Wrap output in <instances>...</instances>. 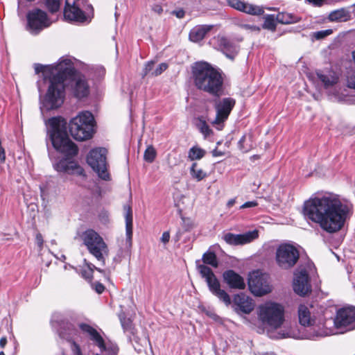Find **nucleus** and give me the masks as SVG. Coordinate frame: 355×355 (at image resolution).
I'll return each mask as SVG.
<instances>
[{
    "label": "nucleus",
    "mask_w": 355,
    "mask_h": 355,
    "mask_svg": "<svg viewBox=\"0 0 355 355\" xmlns=\"http://www.w3.org/2000/svg\"><path fill=\"white\" fill-rule=\"evenodd\" d=\"M36 240H37L38 245L41 246L43 243V239H42V236L40 234H37Z\"/></svg>",
    "instance_id": "603ef678"
},
{
    "label": "nucleus",
    "mask_w": 355,
    "mask_h": 355,
    "mask_svg": "<svg viewBox=\"0 0 355 355\" xmlns=\"http://www.w3.org/2000/svg\"><path fill=\"white\" fill-rule=\"evenodd\" d=\"M154 66H155V63L153 61H150V62H148L146 64L145 68L144 69L143 76H146L148 75L150 73V71L153 69Z\"/></svg>",
    "instance_id": "a19ab883"
},
{
    "label": "nucleus",
    "mask_w": 355,
    "mask_h": 355,
    "mask_svg": "<svg viewBox=\"0 0 355 355\" xmlns=\"http://www.w3.org/2000/svg\"><path fill=\"white\" fill-rule=\"evenodd\" d=\"M276 21L281 24H288L298 21L299 18L291 13L280 12L277 15Z\"/></svg>",
    "instance_id": "c85d7f7f"
},
{
    "label": "nucleus",
    "mask_w": 355,
    "mask_h": 355,
    "mask_svg": "<svg viewBox=\"0 0 355 355\" xmlns=\"http://www.w3.org/2000/svg\"><path fill=\"white\" fill-rule=\"evenodd\" d=\"M72 90L77 98H83L89 94V86L85 78L82 76H76L72 80Z\"/></svg>",
    "instance_id": "a211bd4d"
},
{
    "label": "nucleus",
    "mask_w": 355,
    "mask_h": 355,
    "mask_svg": "<svg viewBox=\"0 0 355 355\" xmlns=\"http://www.w3.org/2000/svg\"><path fill=\"white\" fill-rule=\"evenodd\" d=\"M202 261L205 263L217 268L218 263L216 256L213 252H207L202 256Z\"/></svg>",
    "instance_id": "72a5a7b5"
},
{
    "label": "nucleus",
    "mask_w": 355,
    "mask_h": 355,
    "mask_svg": "<svg viewBox=\"0 0 355 355\" xmlns=\"http://www.w3.org/2000/svg\"><path fill=\"white\" fill-rule=\"evenodd\" d=\"M198 270L202 277L205 279L210 292L226 306H229L232 302L230 296L220 288V284L212 270L205 265H199Z\"/></svg>",
    "instance_id": "6e6552de"
},
{
    "label": "nucleus",
    "mask_w": 355,
    "mask_h": 355,
    "mask_svg": "<svg viewBox=\"0 0 355 355\" xmlns=\"http://www.w3.org/2000/svg\"><path fill=\"white\" fill-rule=\"evenodd\" d=\"M233 302L237 309L243 313L248 314L254 309V306L252 300L243 293L235 295Z\"/></svg>",
    "instance_id": "aec40b11"
},
{
    "label": "nucleus",
    "mask_w": 355,
    "mask_h": 355,
    "mask_svg": "<svg viewBox=\"0 0 355 355\" xmlns=\"http://www.w3.org/2000/svg\"><path fill=\"white\" fill-rule=\"evenodd\" d=\"M211 42L216 48L222 51L227 57L231 59H233L238 52L237 46L224 36L218 35L212 39Z\"/></svg>",
    "instance_id": "dca6fc26"
},
{
    "label": "nucleus",
    "mask_w": 355,
    "mask_h": 355,
    "mask_svg": "<svg viewBox=\"0 0 355 355\" xmlns=\"http://www.w3.org/2000/svg\"><path fill=\"white\" fill-rule=\"evenodd\" d=\"M211 25H198L193 27L189 33V37L193 42H199L212 29Z\"/></svg>",
    "instance_id": "4be33fe9"
},
{
    "label": "nucleus",
    "mask_w": 355,
    "mask_h": 355,
    "mask_svg": "<svg viewBox=\"0 0 355 355\" xmlns=\"http://www.w3.org/2000/svg\"><path fill=\"white\" fill-rule=\"evenodd\" d=\"M212 155L214 157H220V156L223 155V153L221 152L220 150H218L217 148H216L212 151Z\"/></svg>",
    "instance_id": "8fccbe9b"
},
{
    "label": "nucleus",
    "mask_w": 355,
    "mask_h": 355,
    "mask_svg": "<svg viewBox=\"0 0 355 355\" xmlns=\"http://www.w3.org/2000/svg\"><path fill=\"white\" fill-rule=\"evenodd\" d=\"M44 4L49 11L51 13L58 12L60 7V0H44Z\"/></svg>",
    "instance_id": "c9c22d12"
},
{
    "label": "nucleus",
    "mask_w": 355,
    "mask_h": 355,
    "mask_svg": "<svg viewBox=\"0 0 355 355\" xmlns=\"http://www.w3.org/2000/svg\"><path fill=\"white\" fill-rule=\"evenodd\" d=\"M347 86L355 89V71L349 75L347 78Z\"/></svg>",
    "instance_id": "ea45409f"
},
{
    "label": "nucleus",
    "mask_w": 355,
    "mask_h": 355,
    "mask_svg": "<svg viewBox=\"0 0 355 355\" xmlns=\"http://www.w3.org/2000/svg\"><path fill=\"white\" fill-rule=\"evenodd\" d=\"M348 17L347 12L344 9L337 10L329 14V19L331 21H345Z\"/></svg>",
    "instance_id": "2f4dec72"
},
{
    "label": "nucleus",
    "mask_w": 355,
    "mask_h": 355,
    "mask_svg": "<svg viewBox=\"0 0 355 355\" xmlns=\"http://www.w3.org/2000/svg\"><path fill=\"white\" fill-rule=\"evenodd\" d=\"M193 77L196 87L213 95L222 89L223 79L221 72L205 62H197L193 67Z\"/></svg>",
    "instance_id": "39448f33"
},
{
    "label": "nucleus",
    "mask_w": 355,
    "mask_h": 355,
    "mask_svg": "<svg viewBox=\"0 0 355 355\" xmlns=\"http://www.w3.org/2000/svg\"><path fill=\"white\" fill-rule=\"evenodd\" d=\"M125 219V234L127 242L129 246L132 244V209L129 205H124L123 207Z\"/></svg>",
    "instance_id": "393cba45"
},
{
    "label": "nucleus",
    "mask_w": 355,
    "mask_h": 355,
    "mask_svg": "<svg viewBox=\"0 0 355 355\" xmlns=\"http://www.w3.org/2000/svg\"><path fill=\"white\" fill-rule=\"evenodd\" d=\"M353 58H354V62H355V51L353 52Z\"/></svg>",
    "instance_id": "13d9d810"
},
{
    "label": "nucleus",
    "mask_w": 355,
    "mask_h": 355,
    "mask_svg": "<svg viewBox=\"0 0 355 355\" xmlns=\"http://www.w3.org/2000/svg\"><path fill=\"white\" fill-rule=\"evenodd\" d=\"M0 355H6L3 352H0Z\"/></svg>",
    "instance_id": "bf43d9fd"
},
{
    "label": "nucleus",
    "mask_w": 355,
    "mask_h": 355,
    "mask_svg": "<svg viewBox=\"0 0 355 355\" xmlns=\"http://www.w3.org/2000/svg\"><path fill=\"white\" fill-rule=\"evenodd\" d=\"M258 205V203L256 201H248L243 204L240 209H246V208H251L254 207Z\"/></svg>",
    "instance_id": "c03bdc74"
},
{
    "label": "nucleus",
    "mask_w": 355,
    "mask_h": 355,
    "mask_svg": "<svg viewBox=\"0 0 355 355\" xmlns=\"http://www.w3.org/2000/svg\"><path fill=\"white\" fill-rule=\"evenodd\" d=\"M168 68V64L166 62L161 63L159 65V67L157 68V75L161 74L163 71H164Z\"/></svg>",
    "instance_id": "49530a36"
},
{
    "label": "nucleus",
    "mask_w": 355,
    "mask_h": 355,
    "mask_svg": "<svg viewBox=\"0 0 355 355\" xmlns=\"http://www.w3.org/2000/svg\"><path fill=\"white\" fill-rule=\"evenodd\" d=\"M49 123L51 128L49 135L53 146L64 156L55 165V170L69 174L83 175V168L76 162L71 160L78 155V148L67 135L66 121L61 117H53Z\"/></svg>",
    "instance_id": "f03ea898"
},
{
    "label": "nucleus",
    "mask_w": 355,
    "mask_h": 355,
    "mask_svg": "<svg viewBox=\"0 0 355 355\" xmlns=\"http://www.w3.org/2000/svg\"><path fill=\"white\" fill-rule=\"evenodd\" d=\"M94 286L95 291L98 294L102 293L104 291V290H105V286L102 284L98 283V282L95 283L94 284Z\"/></svg>",
    "instance_id": "a18cd8bd"
},
{
    "label": "nucleus",
    "mask_w": 355,
    "mask_h": 355,
    "mask_svg": "<svg viewBox=\"0 0 355 355\" xmlns=\"http://www.w3.org/2000/svg\"><path fill=\"white\" fill-rule=\"evenodd\" d=\"M335 324L338 328H343L346 331L355 329V307H346L337 313Z\"/></svg>",
    "instance_id": "4468645a"
},
{
    "label": "nucleus",
    "mask_w": 355,
    "mask_h": 355,
    "mask_svg": "<svg viewBox=\"0 0 355 355\" xmlns=\"http://www.w3.org/2000/svg\"><path fill=\"white\" fill-rule=\"evenodd\" d=\"M175 15L178 18H182L184 16V11L183 10H180L175 12Z\"/></svg>",
    "instance_id": "3c124183"
},
{
    "label": "nucleus",
    "mask_w": 355,
    "mask_h": 355,
    "mask_svg": "<svg viewBox=\"0 0 355 355\" xmlns=\"http://www.w3.org/2000/svg\"><path fill=\"white\" fill-rule=\"evenodd\" d=\"M144 158L146 162L149 163H152L154 161L155 158V149L153 146H148L144 152Z\"/></svg>",
    "instance_id": "e433bc0d"
},
{
    "label": "nucleus",
    "mask_w": 355,
    "mask_h": 355,
    "mask_svg": "<svg viewBox=\"0 0 355 355\" xmlns=\"http://www.w3.org/2000/svg\"><path fill=\"white\" fill-rule=\"evenodd\" d=\"M248 286L252 293L256 296H262L271 291L267 277L259 271L250 274Z\"/></svg>",
    "instance_id": "ddd939ff"
},
{
    "label": "nucleus",
    "mask_w": 355,
    "mask_h": 355,
    "mask_svg": "<svg viewBox=\"0 0 355 355\" xmlns=\"http://www.w3.org/2000/svg\"><path fill=\"white\" fill-rule=\"evenodd\" d=\"M299 257V251L293 245L283 243L276 250L275 261L282 269L288 270L293 268L297 262Z\"/></svg>",
    "instance_id": "1a4fd4ad"
},
{
    "label": "nucleus",
    "mask_w": 355,
    "mask_h": 355,
    "mask_svg": "<svg viewBox=\"0 0 355 355\" xmlns=\"http://www.w3.org/2000/svg\"><path fill=\"white\" fill-rule=\"evenodd\" d=\"M303 213L308 220L317 224L323 231L333 234L343 227L349 208L338 196L329 193L305 201Z\"/></svg>",
    "instance_id": "f257e3e1"
},
{
    "label": "nucleus",
    "mask_w": 355,
    "mask_h": 355,
    "mask_svg": "<svg viewBox=\"0 0 355 355\" xmlns=\"http://www.w3.org/2000/svg\"><path fill=\"white\" fill-rule=\"evenodd\" d=\"M83 276L86 279H91L92 278V270L91 269L90 271L84 270Z\"/></svg>",
    "instance_id": "de8ad7c7"
},
{
    "label": "nucleus",
    "mask_w": 355,
    "mask_h": 355,
    "mask_svg": "<svg viewBox=\"0 0 355 355\" xmlns=\"http://www.w3.org/2000/svg\"><path fill=\"white\" fill-rule=\"evenodd\" d=\"M259 236L257 230L250 231L241 234L227 233L223 236L224 241L230 245H243L250 243Z\"/></svg>",
    "instance_id": "2eb2a0df"
},
{
    "label": "nucleus",
    "mask_w": 355,
    "mask_h": 355,
    "mask_svg": "<svg viewBox=\"0 0 355 355\" xmlns=\"http://www.w3.org/2000/svg\"><path fill=\"white\" fill-rule=\"evenodd\" d=\"M206 151L198 146L191 148L188 153V157L191 160H198L202 159L205 155Z\"/></svg>",
    "instance_id": "7c9ffc66"
},
{
    "label": "nucleus",
    "mask_w": 355,
    "mask_h": 355,
    "mask_svg": "<svg viewBox=\"0 0 355 355\" xmlns=\"http://www.w3.org/2000/svg\"><path fill=\"white\" fill-rule=\"evenodd\" d=\"M317 76L320 80L324 84L325 87L332 86L337 83V78L334 76H327L320 73H317Z\"/></svg>",
    "instance_id": "473e14b6"
},
{
    "label": "nucleus",
    "mask_w": 355,
    "mask_h": 355,
    "mask_svg": "<svg viewBox=\"0 0 355 355\" xmlns=\"http://www.w3.org/2000/svg\"><path fill=\"white\" fill-rule=\"evenodd\" d=\"M229 4L231 7L250 15H260L263 13V10L260 7L239 0L230 1Z\"/></svg>",
    "instance_id": "412c9836"
},
{
    "label": "nucleus",
    "mask_w": 355,
    "mask_h": 355,
    "mask_svg": "<svg viewBox=\"0 0 355 355\" xmlns=\"http://www.w3.org/2000/svg\"><path fill=\"white\" fill-rule=\"evenodd\" d=\"M315 6H320L324 0H308Z\"/></svg>",
    "instance_id": "09e8293b"
},
{
    "label": "nucleus",
    "mask_w": 355,
    "mask_h": 355,
    "mask_svg": "<svg viewBox=\"0 0 355 355\" xmlns=\"http://www.w3.org/2000/svg\"><path fill=\"white\" fill-rule=\"evenodd\" d=\"M79 327L83 331L87 333L90 336L91 340L96 342V345L101 349H105V346L103 338L94 328L89 324L84 323L80 324Z\"/></svg>",
    "instance_id": "b1692460"
},
{
    "label": "nucleus",
    "mask_w": 355,
    "mask_h": 355,
    "mask_svg": "<svg viewBox=\"0 0 355 355\" xmlns=\"http://www.w3.org/2000/svg\"><path fill=\"white\" fill-rule=\"evenodd\" d=\"M331 33H332V30L327 29V30L316 32L315 33V37L317 39H322V38H324V37H326L327 35H331Z\"/></svg>",
    "instance_id": "58836bf2"
},
{
    "label": "nucleus",
    "mask_w": 355,
    "mask_h": 355,
    "mask_svg": "<svg viewBox=\"0 0 355 355\" xmlns=\"http://www.w3.org/2000/svg\"><path fill=\"white\" fill-rule=\"evenodd\" d=\"M190 174L193 179L199 182L207 177V173L204 171L196 162L193 163L190 168Z\"/></svg>",
    "instance_id": "cd10ccee"
},
{
    "label": "nucleus",
    "mask_w": 355,
    "mask_h": 355,
    "mask_svg": "<svg viewBox=\"0 0 355 355\" xmlns=\"http://www.w3.org/2000/svg\"><path fill=\"white\" fill-rule=\"evenodd\" d=\"M81 239L89 252L99 261L105 263V257L109 250L103 238L94 230H87L83 232Z\"/></svg>",
    "instance_id": "0eeeda50"
},
{
    "label": "nucleus",
    "mask_w": 355,
    "mask_h": 355,
    "mask_svg": "<svg viewBox=\"0 0 355 355\" xmlns=\"http://www.w3.org/2000/svg\"><path fill=\"white\" fill-rule=\"evenodd\" d=\"M223 278L224 282L231 288L244 289L245 283L244 279L233 270H228L223 272Z\"/></svg>",
    "instance_id": "6ab92c4d"
},
{
    "label": "nucleus",
    "mask_w": 355,
    "mask_h": 355,
    "mask_svg": "<svg viewBox=\"0 0 355 355\" xmlns=\"http://www.w3.org/2000/svg\"><path fill=\"white\" fill-rule=\"evenodd\" d=\"M88 267H89V270H88V271H90V270H91V269H92V271H93V270H94V269H95V270H98V271H99V272H102V270H101L100 268H96L95 266H94V265H92V264L89 265V266H88Z\"/></svg>",
    "instance_id": "6e6d98bb"
},
{
    "label": "nucleus",
    "mask_w": 355,
    "mask_h": 355,
    "mask_svg": "<svg viewBox=\"0 0 355 355\" xmlns=\"http://www.w3.org/2000/svg\"><path fill=\"white\" fill-rule=\"evenodd\" d=\"M239 146L243 152H248L254 146L252 137L250 134L244 135L239 141Z\"/></svg>",
    "instance_id": "bb28decb"
},
{
    "label": "nucleus",
    "mask_w": 355,
    "mask_h": 355,
    "mask_svg": "<svg viewBox=\"0 0 355 355\" xmlns=\"http://www.w3.org/2000/svg\"><path fill=\"white\" fill-rule=\"evenodd\" d=\"M55 322L57 323L58 326V333L61 338L70 340L72 336L76 334V329L73 324L71 322L62 320H55Z\"/></svg>",
    "instance_id": "5701e85b"
},
{
    "label": "nucleus",
    "mask_w": 355,
    "mask_h": 355,
    "mask_svg": "<svg viewBox=\"0 0 355 355\" xmlns=\"http://www.w3.org/2000/svg\"><path fill=\"white\" fill-rule=\"evenodd\" d=\"M107 150L104 148L92 150L87 157V164L96 171L103 180L109 179L106 163Z\"/></svg>",
    "instance_id": "9d476101"
},
{
    "label": "nucleus",
    "mask_w": 355,
    "mask_h": 355,
    "mask_svg": "<svg viewBox=\"0 0 355 355\" xmlns=\"http://www.w3.org/2000/svg\"><path fill=\"white\" fill-rule=\"evenodd\" d=\"M241 27L243 29L248 30L251 31H259L260 28L259 27H257L256 26L250 25V24H242L241 25Z\"/></svg>",
    "instance_id": "37998d69"
},
{
    "label": "nucleus",
    "mask_w": 355,
    "mask_h": 355,
    "mask_svg": "<svg viewBox=\"0 0 355 355\" xmlns=\"http://www.w3.org/2000/svg\"><path fill=\"white\" fill-rule=\"evenodd\" d=\"M169 240H170V233L168 231H166L162 234V235L160 238V242L162 243H163L164 245H166V243H168Z\"/></svg>",
    "instance_id": "79ce46f5"
},
{
    "label": "nucleus",
    "mask_w": 355,
    "mask_h": 355,
    "mask_svg": "<svg viewBox=\"0 0 355 355\" xmlns=\"http://www.w3.org/2000/svg\"><path fill=\"white\" fill-rule=\"evenodd\" d=\"M293 289L297 294L301 296H304L311 292L309 275L305 270L295 274Z\"/></svg>",
    "instance_id": "f3484780"
},
{
    "label": "nucleus",
    "mask_w": 355,
    "mask_h": 355,
    "mask_svg": "<svg viewBox=\"0 0 355 355\" xmlns=\"http://www.w3.org/2000/svg\"><path fill=\"white\" fill-rule=\"evenodd\" d=\"M276 18L274 15H268L265 17L264 23L263 24V28L265 29H268L271 31H275L276 28Z\"/></svg>",
    "instance_id": "f704fd0d"
},
{
    "label": "nucleus",
    "mask_w": 355,
    "mask_h": 355,
    "mask_svg": "<svg viewBox=\"0 0 355 355\" xmlns=\"http://www.w3.org/2000/svg\"><path fill=\"white\" fill-rule=\"evenodd\" d=\"M196 126L204 135L205 138L209 137L213 133L206 121L202 118H198L196 120Z\"/></svg>",
    "instance_id": "c756f323"
},
{
    "label": "nucleus",
    "mask_w": 355,
    "mask_h": 355,
    "mask_svg": "<svg viewBox=\"0 0 355 355\" xmlns=\"http://www.w3.org/2000/svg\"><path fill=\"white\" fill-rule=\"evenodd\" d=\"M73 345L76 346V348L77 349V355H81L80 354V349L78 348V347L76 345V343H73Z\"/></svg>",
    "instance_id": "4d7b16f0"
},
{
    "label": "nucleus",
    "mask_w": 355,
    "mask_h": 355,
    "mask_svg": "<svg viewBox=\"0 0 355 355\" xmlns=\"http://www.w3.org/2000/svg\"><path fill=\"white\" fill-rule=\"evenodd\" d=\"M234 105L235 101L231 98H225L216 103V116L211 123L218 130H221L223 128L224 123L227 119Z\"/></svg>",
    "instance_id": "f8f14e48"
},
{
    "label": "nucleus",
    "mask_w": 355,
    "mask_h": 355,
    "mask_svg": "<svg viewBox=\"0 0 355 355\" xmlns=\"http://www.w3.org/2000/svg\"><path fill=\"white\" fill-rule=\"evenodd\" d=\"M196 226L195 223L191 219H183V227L185 231L188 232Z\"/></svg>",
    "instance_id": "4c0bfd02"
},
{
    "label": "nucleus",
    "mask_w": 355,
    "mask_h": 355,
    "mask_svg": "<svg viewBox=\"0 0 355 355\" xmlns=\"http://www.w3.org/2000/svg\"><path fill=\"white\" fill-rule=\"evenodd\" d=\"M7 343V339L6 337H2L1 339H0V346L3 348L6 345Z\"/></svg>",
    "instance_id": "864d4df0"
},
{
    "label": "nucleus",
    "mask_w": 355,
    "mask_h": 355,
    "mask_svg": "<svg viewBox=\"0 0 355 355\" xmlns=\"http://www.w3.org/2000/svg\"><path fill=\"white\" fill-rule=\"evenodd\" d=\"M258 318L268 331L281 329L275 338L291 337L293 334L289 325L285 323L284 308L276 302H266L258 307Z\"/></svg>",
    "instance_id": "20e7f679"
},
{
    "label": "nucleus",
    "mask_w": 355,
    "mask_h": 355,
    "mask_svg": "<svg viewBox=\"0 0 355 355\" xmlns=\"http://www.w3.org/2000/svg\"><path fill=\"white\" fill-rule=\"evenodd\" d=\"M94 123L93 114L88 111H84L70 121L69 132L76 140H87L90 139L94 134Z\"/></svg>",
    "instance_id": "423d86ee"
},
{
    "label": "nucleus",
    "mask_w": 355,
    "mask_h": 355,
    "mask_svg": "<svg viewBox=\"0 0 355 355\" xmlns=\"http://www.w3.org/2000/svg\"><path fill=\"white\" fill-rule=\"evenodd\" d=\"M35 70L37 73L42 72L44 78L49 79L50 83L43 106L47 110L60 107L64 98V82L67 78L71 77L74 72L71 60L64 59L54 66L37 64Z\"/></svg>",
    "instance_id": "7ed1b4c3"
},
{
    "label": "nucleus",
    "mask_w": 355,
    "mask_h": 355,
    "mask_svg": "<svg viewBox=\"0 0 355 355\" xmlns=\"http://www.w3.org/2000/svg\"><path fill=\"white\" fill-rule=\"evenodd\" d=\"M26 18L27 28L33 34L39 33L42 30L50 26L52 24L46 12L39 8L30 10L27 13Z\"/></svg>",
    "instance_id": "9b49d317"
},
{
    "label": "nucleus",
    "mask_w": 355,
    "mask_h": 355,
    "mask_svg": "<svg viewBox=\"0 0 355 355\" xmlns=\"http://www.w3.org/2000/svg\"><path fill=\"white\" fill-rule=\"evenodd\" d=\"M235 202H236L235 199H230L227 203V207L228 208H230L231 207H232L234 205Z\"/></svg>",
    "instance_id": "5fc2aeb1"
},
{
    "label": "nucleus",
    "mask_w": 355,
    "mask_h": 355,
    "mask_svg": "<svg viewBox=\"0 0 355 355\" xmlns=\"http://www.w3.org/2000/svg\"><path fill=\"white\" fill-rule=\"evenodd\" d=\"M298 317L300 323L303 326H310L314 322V320L311 316L309 309L304 304L299 306Z\"/></svg>",
    "instance_id": "a878e982"
}]
</instances>
